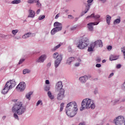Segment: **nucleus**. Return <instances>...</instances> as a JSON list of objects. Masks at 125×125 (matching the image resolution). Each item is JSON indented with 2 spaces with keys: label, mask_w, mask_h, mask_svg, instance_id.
<instances>
[{
  "label": "nucleus",
  "mask_w": 125,
  "mask_h": 125,
  "mask_svg": "<svg viewBox=\"0 0 125 125\" xmlns=\"http://www.w3.org/2000/svg\"><path fill=\"white\" fill-rule=\"evenodd\" d=\"M92 43L95 47H102V46H103V43L102 42V41L100 40H97L94 42H92Z\"/></svg>",
  "instance_id": "9d476101"
},
{
  "label": "nucleus",
  "mask_w": 125,
  "mask_h": 125,
  "mask_svg": "<svg viewBox=\"0 0 125 125\" xmlns=\"http://www.w3.org/2000/svg\"><path fill=\"white\" fill-rule=\"evenodd\" d=\"M59 17V14H58L55 16V19H58V18Z\"/></svg>",
  "instance_id": "09e8293b"
},
{
  "label": "nucleus",
  "mask_w": 125,
  "mask_h": 125,
  "mask_svg": "<svg viewBox=\"0 0 125 125\" xmlns=\"http://www.w3.org/2000/svg\"><path fill=\"white\" fill-rule=\"evenodd\" d=\"M78 61L79 62H81V59H78Z\"/></svg>",
  "instance_id": "bf43d9fd"
},
{
  "label": "nucleus",
  "mask_w": 125,
  "mask_h": 125,
  "mask_svg": "<svg viewBox=\"0 0 125 125\" xmlns=\"http://www.w3.org/2000/svg\"><path fill=\"white\" fill-rule=\"evenodd\" d=\"M118 102H119V101H117L115 102V103H118Z\"/></svg>",
  "instance_id": "e2e57ef3"
},
{
  "label": "nucleus",
  "mask_w": 125,
  "mask_h": 125,
  "mask_svg": "<svg viewBox=\"0 0 125 125\" xmlns=\"http://www.w3.org/2000/svg\"><path fill=\"white\" fill-rule=\"evenodd\" d=\"M124 58H125V53L124 54Z\"/></svg>",
  "instance_id": "0e129e2a"
},
{
  "label": "nucleus",
  "mask_w": 125,
  "mask_h": 125,
  "mask_svg": "<svg viewBox=\"0 0 125 125\" xmlns=\"http://www.w3.org/2000/svg\"><path fill=\"white\" fill-rule=\"evenodd\" d=\"M37 6H38V7H40V6H41V4L40 2V1H38V2L36 4Z\"/></svg>",
  "instance_id": "4c0bfd02"
},
{
  "label": "nucleus",
  "mask_w": 125,
  "mask_h": 125,
  "mask_svg": "<svg viewBox=\"0 0 125 125\" xmlns=\"http://www.w3.org/2000/svg\"><path fill=\"white\" fill-rule=\"evenodd\" d=\"M79 125H84V124L80 123Z\"/></svg>",
  "instance_id": "13d9d810"
},
{
  "label": "nucleus",
  "mask_w": 125,
  "mask_h": 125,
  "mask_svg": "<svg viewBox=\"0 0 125 125\" xmlns=\"http://www.w3.org/2000/svg\"><path fill=\"white\" fill-rule=\"evenodd\" d=\"M98 24H99V22H90L87 24L88 28L89 31H93V26H95V25H98Z\"/></svg>",
  "instance_id": "f8f14e48"
},
{
  "label": "nucleus",
  "mask_w": 125,
  "mask_h": 125,
  "mask_svg": "<svg viewBox=\"0 0 125 125\" xmlns=\"http://www.w3.org/2000/svg\"><path fill=\"white\" fill-rule=\"evenodd\" d=\"M21 2V0H14L11 2L12 4H17L18 3H20Z\"/></svg>",
  "instance_id": "bb28decb"
},
{
  "label": "nucleus",
  "mask_w": 125,
  "mask_h": 125,
  "mask_svg": "<svg viewBox=\"0 0 125 125\" xmlns=\"http://www.w3.org/2000/svg\"><path fill=\"white\" fill-rule=\"evenodd\" d=\"M65 104H64V103H62L61 104V107H60V112H62V111H63V109H64V105Z\"/></svg>",
  "instance_id": "7c9ffc66"
},
{
  "label": "nucleus",
  "mask_w": 125,
  "mask_h": 125,
  "mask_svg": "<svg viewBox=\"0 0 125 125\" xmlns=\"http://www.w3.org/2000/svg\"><path fill=\"white\" fill-rule=\"evenodd\" d=\"M75 61V58L71 57L69 58L66 61V64H68V65H71V63H72V62H73V61Z\"/></svg>",
  "instance_id": "6ab92c4d"
},
{
  "label": "nucleus",
  "mask_w": 125,
  "mask_h": 125,
  "mask_svg": "<svg viewBox=\"0 0 125 125\" xmlns=\"http://www.w3.org/2000/svg\"><path fill=\"white\" fill-rule=\"evenodd\" d=\"M54 27L55 28H61V31L62 30V24L58 21H56L54 23Z\"/></svg>",
  "instance_id": "dca6fc26"
},
{
  "label": "nucleus",
  "mask_w": 125,
  "mask_h": 125,
  "mask_svg": "<svg viewBox=\"0 0 125 125\" xmlns=\"http://www.w3.org/2000/svg\"><path fill=\"white\" fill-rule=\"evenodd\" d=\"M27 2L28 3H34V0H28Z\"/></svg>",
  "instance_id": "ea45409f"
},
{
  "label": "nucleus",
  "mask_w": 125,
  "mask_h": 125,
  "mask_svg": "<svg viewBox=\"0 0 125 125\" xmlns=\"http://www.w3.org/2000/svg\"><path fill=\"white\" fill-rule=\"evenodd\" d=\"M15 85H16V82H15L14 80L8 81L2 90L1 92L2 94H6V93L8 92L9 89H12V88H13Z\"/></svg>",
  "instance_id": "20e7f679"
},
{
  "label": "nucleus",
  "mask_w": 125,
  "mask_h": 125,
  "mask_svg": "<svg viewBox=\"0 0 125 125\" xmlns=\"http://www.w3.org/2000/svg\"><path fill=\"white\" fill-rule=\"evenodd\" d=\"M121 51L124 54H125V47H123L122 48Z\"/></svg>",
  "instance_id": "58836bf2"
},
{
  "label": "nucleus",
  "mask_w": 125,
  "mask_h": 125,
  "mask_svg": "<svg viewBox=\"0 0 125 125\" xmlns=\"http://www.w3.org/2000/svg\"><path fill=\"white\" fill-rule=\"evenodd\" d=\"M45 18V16L44 15H41L39 17V20H42Z\"/></svg>",
  "instance_id": "72a5a7b5"
},
{
  "label": "nucleus",
  "mask_w": 125,
  "mask_h": 125,
  "mask_svg": "<svg viewBox=\"0 0 125 125\" xmlns=\"http://www.w3.org/2000/svg\"><path fill=\"white\" fill-rule=\"evenodd\" d=\"M47 67H50V66H51V63L50 62H49L47 65Z\"/></svg>",
  "instance_id": "864d4df0"
},
{
  "label": "nucleus",
  "mask_w": 125,
  "mask_h": 125,
  "mask_svg": "<svg viewBox=\"0 0 125 125\" xmlns=\"http://www.w3.org/2000/svg\"><path fill=\"white\" fill-rule=\"evenodd\" d=\"M12 101L15 103L12 108L13 113H17L19 115L24 114L26 108L23 106V103L18 100H13Z\"/></svg>",
  "instance_id": "f257e3e1"
},
{
  "label": "nucleus",
  "mask_w": 125,
  "mask_h": 125,
  "mask_svg": "<svg viewBox=\"0 0 125 125\" xmlns=\"http://www.w3.org/2000/svg\"><path fill=\"white\" fill-rule=\"evenodd\" d=\"M29 15H28V17H30L31 18H34L35 17V15H36V13L35 11L32 10L30 9L29 10Z\"/></svg>",
  "instance_id": "a211bd4d"
},
{
  "label": "nucleus",
  "mask_w": 125,
  "mask_h": 125,
  "mask_svg": "<svg viewBox=\"0 0 125 125\" xmlns=\"http://www.w3.org/2000/svg\"><path fill=\"white\" fill-rule=\"evenodd\" d=\"M79 80L81 83H85V82L87 81V76H84L83 77H81L79 78Z\"/></svg>",
  "instance_id": "aec40b11"
},
{
  "label": "nucleus",
  "mask_w": 125,
  "mask_h": 125,
  "mask_svg": "<svg viewBox=\"0 0 125 125\" xmlns=\"http://www.w3.org/2000/svg\"><path fill=\"white\" fill-rule=\"evenodd\" d=\"M12 33L13 35H14V36H15V35H16L17 33H18V30L17 29L13 30H12Z\"/></svg>",
  "instance_id": "473e14b6"
},
{
  "label": "nucleus",
  "mask_w": 125,
  "mask_h": 125,
  "mask_svg": "<svg viewBox=\"0 0 125 125\" xmlns=\"http://www.w3.org/2000/svg\"><path fill=\"white\" fill-rule=\"evenodd\" d=\"M50 89V85H46L44 87V90L45 91H49Z\"/></svg>",
  "instance_id": "2f4dec72"
},
{
  "label": "nucleus",
  "mask_w": 125,
  "mask_h": 125,
  "mask_svg": "<svg viewBox=\"0 0 125 125\" xmlns=\"http://www.w3.org/2000/svg\"><path fill=\"white\" fill-rule=\"evenodd\" d=\"M123 85H124V87L125 88V83H124Z\"/></svg>",
  "instance_id": "052dcab7"
},
{
  "label": "nucleus",
  "mask_w": 125,
  "mask_h": 125,
  "mask_svg": "<svg viewBox=\"0 0 125 125\" xmlns=\"http://www.w3.org/2000/svg\"><path fill=\"white\" fill-rule=\"evenodd\" d=\"M40 12H41V9H38L36 13H37V14H39V13H40Z\"/></svg>",
  "instance_id": "3c124183"
},
{
  "label": "nucleus",
  "mask_w": 125,
  "mask_h": 125,
  "mask_svg": "<svg viewBox=\"0 0 125 125\" xmlns=\"http://www.w3.org/2000/svg\"><path fill=\"white\" fill-rule=\"evenodd\" d=\"M38 1H39V0H34V2H38Z\"/></svg>",
  "instance_id": "5fc2aeb1"
},
{
  "label": "nucleus",
  "mask_w": 125,
  "mask_h": 125,
  "mask_svg": "<svg viewBox=\"0 0 125 125\" xmlns=\"http://www.w3.org/2000/svg\"><path fill=\"white\" fill-rule=\"evenodd\" d=\"M97 62H100V61H101V59H100V58H98L97 59Z\"/></svg>",
  "instance_id": "603ef678"
},
{
  "label": "nucleus",
  "mask_w": 125,
  "mask_h": 125,
  "mask_svg": "<svg viewBox=\"0 0 125 125\" xmlns=\"http://www.w3.org/2000/svg\"><path fill=\"white\" fill-rule=\"evenodd\" d=\"M31 37H33L32 34L31 33H28L22 36V39H27V38H30Z\"/></svg>",
  "instance_id": "4be33fe9"
},
{
  "label": "nucleus",
  "mask_w": 125,
  "mask_h": 125,
  "mask_svg": "<svg viewBox=\"0 0 125 125\" xmlns=\"http://www.w3.org/2000/svg\"><path fill=\"white\" fill-rule=\"evenodd\" d=\"M57 92H58L57 99L58 100H63V99L65 97V90L62 89L61 91H57Z\"/></svg>",
  "instance_id": "6e6552de"
},
{
  "label": "nucleus",
  "mask_w": 125,
  "mask_h": 125,
  "mask_svg": "<svg viewBox=\"0 0 125 125\" xmlns=\"http://www.w3.org/2000/svg\"><path fill=\"white\" fill-rule=\"evenodd\" d=\"M60 31H61V27H55L51 31V34L55 35V33L60 32Z\"/></svg>",
  "instance_id": "4468645a"
},
{
  "label": "nucleus",
  "mask_w": 125,
  "mask_h": 125,
  "mask_svg": "<svg viewBox=\"0 0 125 125\" xmlns=\"http://www.w3.org/2000/svg\"><path fill=\"white\" fill-rule=\"evenodd\" d=\"M75 67H79L80 66V63L77 62L75 64Z\"/></svg>",
  "instance_id": "c03bdc74"
},
{
  "label": "nucleus",
  "mask_w": 125,
  "mask_h": 125,
  "mask_svg": "<svg viewBox=\"0 0 125 125\" xmlns=\"http://www.w3.org/2000/svg\"><path fill=\"white\" fill-rule=\"evenodd\" d=\"M117 59H119V56L111 55L109 56V60H110V61H113Z\"/></svg>",
  "instance_id": "f3484780"
},
{
  "label": "nucleus",
  "mask_w": 125,
  "mask_h": 125,
  "mask_svg": "<svg viewBox=\"0 0 125 125\" xmlns=\"http://www.w3.org/2000/svg\"><path fill=\"white\" fill-rule=\"evenodd\" d=\"M30 72H31V71L28 69H24L23 70V75H25V74H28L29 73H30Z\"/></svg>",
  "instance_id": "c85d7f7f"
},
{
  "label": "nucleus",
  "mask_w": 125,
  "mask_h": 125,
  "mask_svg": "<svg viewBox=\"0 0 125 125\" xmlns=\"http://www.w3.org/2000/svg\"><path fill=\"white\" fill-rule=\"evenodd\" d=\"M70 29H71V31H74V30H75L76 29V27L73 26V27H71Z\"/></svg>",
  "instance_id": "de8ad7c7"
},
{
  "label": "nucleus",
  "mask_w": 125,
  "mask_h": 125,
  "mask_svg": "<svg viewBox=\"0 0 125 125\" xmlns=\"http://www.w3.org/2000/svg\"><path fill=\"white\" fill-rule=\"evenodd\" d=\"M53 58L54 59H56L55 62V67L57 68L62 61V55H59L58 52H55L53 54Z\"/></svg>",
  "instance_id": "423d86ee"
},
{
  "label": "nucleus",
  "mask_w": 125,
  "mask_h": 125,
  "mask_svg": "<svg viewBox=\"0 0 125 125\" xmlns=\"http://www.w3.org/2000/svg\"><path fill=\"white\" fill-rule=\"evenodd\" d=\"M111 16H110V15H107L106 16V22L107 23L108 25H110V23L111 22Z\"/></svg>",
  "instance_id": "412c9836"
},
{
  "label": "nucleus",
  "mask_w": 125,
  "mask_h": 125,
  "mask_svg": "<svg viewBox=\"0 0 125 125\" xmlns=\"http://www.w3.org/2000/svg\"><path fill=\"white\" fill-rule=\"evenodd\" d=\"M122 101H123V102H124V101H125V99L124 100Z\"/></svg>",
  "instance_id": "69168bd1"
},
{
  "label": "nucleus",
  "mask_w": 125,
  "mask_h": 125,
  "mask_svg": "<svg viewBox=\"0 0 125 125\" xmlns=\"http://www.w3.org/2000/svg\"><path fill=\"white\" fill-rule=\"evenodd\" d=\"M94 47H95L94 45L92 44V43H91L90 44V46L88 47L87 51L89 52L93 51V49H94Z\"/></svg>",
  "instance_id": "b1692460"
},
{
  "label": "nucleus",
  "mask_w": 125,
  "mask_h": 125,
  "mask_svg": "<svg viewBox=\"0 0 125 125\" xmlns=\"http://www.w3.org/2000/svg\"><path fill=\"white\" fill-rule=\"evenodd\" d=\"M102 62L103 63H105V62H106V60H104L102 61Z\"/></svg>",
  "instance_id": "4d7b16f0"
},
{
  "label": "nucleus",
  "mask_w": 125,
  "mask_h": 125,
  "mask_svg": "<svg viewBox=\"0 0 125 125\" xmlns=\"http://www.w3.org/2000/svg\"><path fill=\"white\" fill-rule=\"evenodd\" d=\"M114 122L116 125H125V118L122 116L117 117Z\"/></svg>",
  "instance_id": "0eeeda50"
},
{
  "label": "nucleus",
  "mask_w": 125,
  "mask_h": 125,
  "mask_svg": "<svg viewBox=\"0 0 125 125\" xmlns=\"http://www.w3.org/2000/svg\"><path fill=\"white\" fill-rule=\"evenodd\" d=\"M25 61V60L24 59H22L21 60H20L19 62V64H22L23 63V62H24Z\"/></svg>",
  "instance_id": "e433bc0d"
},
{
  "label": "nucleus",
  "mask_w": 125,
  "mask_h": 125,
  "mask_svg": "<svg viewBox=\"0 0 125 125\" xmlns=\"http://www.w3.org/2000/svg\"><path fill=\"white\" fill-rule=\"evenodd\" d=\"M63 89V85H62V82H59L57 83L56 85V91H61Z\"/></svg>",
  "instance_id": "9b49d317"
},
{
  "label": "nucleus",
  "mask_w": 125,
  "mask_h": 125,
  "mask_svg": "<svg viewBox=\"0 0 125 125\" xmlns=\"http://www.w3.org/2000/svg\"><path fill=\"white\" fill-rule=\"evenodd\" d=\"M14 118L16 119L17 120H19V118L18 117V115L16 113L14 114Z\"/></svg>",
  "instance_id": "f704fd0d"
},
{
  "label": "nucleus",
  "mask_w": 125,
  "mask_h": 125,
  "mask_svg": "<svg viewBox=\"0 0 125 125\" xmlns=\"http://www.w3.org/2000/svg\"><path fill=\"white\" fill-rule=\"evenodd\" d=\"M46 58V56L45 55H42L40 57L39 59L37 61L38 63H43Z\"/></svg>",
  "instance_id": "ddd939ff"
},
{
  "label": "nucleus",
  "mask_w": 125,
  "mask_h": 125,
  "mask_svg": "<svg viewBox=\"0 0 125 125\" xmlns=\"http://www.w3.org/2000/svg\"><path fill=\"white\" fill-rule=\"evenodd\" d=\"M16 88L20 91H23L26 88V83L24 82H21L16 87Z\"/></svg>",
  "instance_id": "1a4fd4ad"
},
{
  "label": "nucleus",
  "mask_w": 125,
  "mask_h": 125,
  "mask_svg": "<svg viewBox=\"0 0 125 125\" xmlns=\"http://www.w3.org/2000/svg\"><path fill=\"white\" fill-rule=\"evenodd\" d=\"M121 67H122V65L121 64H117V69H120V68H121Z\"/></svg>",
  "instance_id": "a18cd8bd"
},
{
  "label": "nucleus",
  "mask_w": 125,
  "mask_h": 125,
  "mask_svg": "<svg viewBox=\"0 0 125 125\" xmlns=\"http://www.w3.org/2000/svg\"><path fill=\"white\" fill-rule=\"evenodd\" d=\"M88 17H94L95 19H98L99 18H100V16L99 15L94 16V14H92L91 15V16L87 17V18H88Z\"/></svg>",
  "instance_id": "393cba45"
},
{
  "label": "nucleus",
  "mask_w": 125,
  "mask_h": 125,
  "mask_svg": "<svg viewBox=\"0 0 125 125\" xmlns=\"http://www.w3.org/2000/svg\"><path fill=\"white\" fill-rule=\"evenodd\" d=\"M60 46H61V44H59V45H57L55 47L52 49V51H55V50H56V49H58Z\"/></svg>",
  "instance_id": "c756f323"
},
{
  "label": "nucleus",
  "mask_w": 125,
  "mask_h": 125,
  "mask_svg": "<svg viewBox=\"0 0 125 125\" xmlns=\"http://www.w3.org/2000/svg\"><path fill=\"white\" fill-rule=\"evenodd\" d=\"M88 44H89L88 39L85 37H82L80 39L78 42L77 47L79 48V49H84L85 47H87Z\"/></svg>",
  "instance_id": "39448f33"
},
{
  "label": "nucleus",
  "mask_w": 125,
  "mask_h": 125,
  "mask_svg": "<svg viewBox=\"0 0 125 125\" xmlns=\"http://www.w3.org/2000/svg\"><path fill=\"white\" fill-rule=\"evenodd\" d=\"M114 76V73H112L109 75V78H111V77H113Z\"/></svg>",
  "instance_id": "8fccbe9b"
},
{
  "label": "nucleus",
  "mask_w": 125,
  "mask_h": 125,
  "mask_svg": "<svg viewBox=\"0 0 125 125\" xmlns=\"http://www.w3.org/2000/svg\"><path fill=\"white\" fill-rule=\"evenodd\" d=\"M33 94V92H30L29 93H27L26 95V98L27 99H28V100H30L31 99V95Z\"/></svg>",
  "instance_id": "a878e982"
},
{
  "label": "nucleus",
  "mask_w": 125,
  "mask_h": 125,
  "mask_svg": "<svg viewBox=\"0 0 125 125\" xmlns=\"http://www.w3.org/2000/svg\"><path fill=\"white\" fill-rule=\"evenodd\" d=\"M47 95L49 98H50V99H51V100H53V99H54V96L52 95V94L51 93V91H48Z\"/></svg>",
  "instance_id": "5701e85b"
},
{
  "label": "nucleus",
  "mask_w": 125,
  "mask_h": 125,
  "mask_svg": "<svg viewBox=\"0 0 125 125\" xmlns=\"http://www.w3.org/2000/svg\"><path fill=\"white\" fill-rule=\"evenodd\" d=\"M94 109L95 108V104L94 101L90 99H84L83 100L81 104V111L85 109Z\"/></svg>",
  "instance_id": "7ed1b4c3"
},
{
  "label": "nucleus",
  "mask_w": 125,
  "mask_h": 125,
  "mask_svg": "<svg viewBox=\"0 0 125 125\" xmlns=\"http://www.w3.org/2000/svg\"><path fill=\"white\" fill-rule=\"evenodd\" d=\"M101 1H102V2H105L106 1V0H100Z\"/></svg>",
  "instance_id": "6e6d98bb"
},
{
  "label": "nucleus",
  "mask_w": 125,
  "mask_h": 125,
  "mask_svg": "<svg viewBox=\"0 0 125 125\" xmlns=\"http://www.w3.org/2000/svg\"><path fill=\"white\" fill-rule=\"evenodd\" d=\"M93 1V0H88L87 1V2L88 3L87 5L86 6V9L84 13H86L87 12V11H88V10H89V8L90 7V5H91V4L89 3H91V2H92Z\"/></svg>",
  "instance_id": "2eb2a0df"
},
{
  "label": "nucleus",
  "mask_w": 125,
  "mask_h": 125,
  "mask_svg": "<svg viewBox=\"0 0 125 125\" xmlns=\"http://www.w3.org/2000/svg\"><path fill=\"white\" fill-rule=\"evenodd\" d=\"M68 18H69V19H73L74 17H73V16L69 15L68 16Z\"/></svg>",
  "instance_id": "a19ab883"
},
{
  "label": "nucleus",
  "mask_w": 125,
  "mask_h": 125,
  "mask_svg": "<svg viewBox=\"0 0 125 125\" xmlns=\"http://www.w3.org/2000/svg\"><path fill=\"white\" fill-rule=\"evenodd\" d=\"M96 67H97V68H100V67H101V64H97L96 65Z\"/></svg>",
  "instance_id": "37998d69"
},
{
  "label": "nucleus",
  "mask_w": 125,
  "mask_h": 125,
  "mask_svg": "<svg viewBox=\"0 0 125 125\" xmlns=\"http://www.w3.org/2000/svg\"><path fill=\"white\" fill-rule=\"evenodd\" d=\"M121 22V19H117L114 21V25H116V24H120Z\"/></svg>",
  "instance_id": "cd10ccee"
},
{
  "label": "nucleus",
  "mask_w": 125,
  "mask_h": 125,
  "mask_svg": "<svg viewBox=\"0 0 125 125\" xmlns=\"http://www.w3.org/2000/svg\"><path fill=\"white\" fill-rule=\"evenodd\" d=\"M77 107V103L75 102H70L67 104L66 107V114L68 117L73 118V117L76 116L77 111H78Z\"/></svg>",
  "instance_id": "f03ea898"
},
{
  "label": "nucleus",
  "mask_w": 125,
  "mask_h": 125,
  "mask_svg": "<svg viewBox=\"0 0 125 125\" xmlns=\"http://www.w3.org/2000/svg\"><path fill=\"white\" fill-rule=\"evenodd\" d=\"M45 83L46 84H49V80H46Z\"/></svg>",
  "instance_id": "49530a36"
},
{
  "label": "nucleus",
  "mask_w": 125,
  "mask_h": 125,
  "mask_svg": "<svg viewBox=\"0 0 125 125\" xmlns=\"http://www.w3.org/2000/svg\"><path fill=\"white\" fill-rule=\"evenodd\" d=\"M94 92L95 94H96V92H97V91H95Z\"/></svg>",
  "instance_id": "680f3d73"
},
{
  "label": "nucleus",
  "mask_w": 125,
  "mask_h": 125,
  "mask_svg": "<svg viewBox=\"0 0 125 125\" xmlns=\"http://www.w3.org/2000/svg\"><path fill=\"white\" fill-rule=\"evenodd\" d=\"M107 49L108 50H111L112 49V46L111 45L108 46Z\"/></svg>",
  "instance_id": "79ce46f5"
},
{
  "label": "nucleus",
  "mask_w": 125,
  "mask_h": 125,
  "mask_svg": "<svg viewBox=\"0 0 125 125\" xmlns=\"http://www.w3.org/2000/svg\"><path fill=\"white\" fill-rule=\"evenodd\" d=\"M3 118H5V117H3Z\"/></svg>",
  "instance_id": "338daca9"
},
{
  "label": "nucleus",
  "mask_w": 125,
  "mask_h": 125,
  "mask_svg": "<svg viewBox=\"0 0 125 125\" xmlns=\"http://www.w3.org/2000/svg\"><path fill=\"white\" fill-rule=\"evenodd\" d=\"M40 104H41V105H42V101H39L37 102V106H39V105H40Z\"/></svg>",
  "instance_id": "c9c22d12"
}]
</instances>
